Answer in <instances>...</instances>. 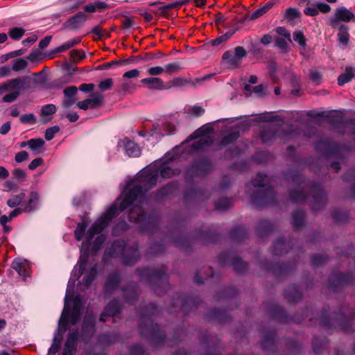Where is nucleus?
<instances>
[{
	"mask_svg": "<svg viewBox=\"0 0 355 355\" xmlns=\"http://www.w3.org/2000/svg\"><path fill=\"white\" fill-rule=\"evenodd\" d=\"M159 170L156 166L146 168L137 178L140 184L131 183L123 191V198H118L113 204L116 203L117 213L123 211L133 205L128 215L130 222L141 224V230L153 234L157 232L159 219L157 217L147 216L142 209L145 201V191L154 187L157 182Z\"/></svg>",
	"mask_w": 355,
	"mask_h": 355,
	"instance_id": "obj_1",
	"label": "nucleus"
},
{
	"mask_svg": "<svg viewBox=\"0 0 355 355\" xmlns=\"http://www.w3.org/2000/svg\"><path fill=\"white\" fill-rule=\"evenodd\" d=\"M117 215L116 203L112 204L106 211L99 217L87 230L88 223L86 221L79 223L74 231V236L80 241H83L78 261L73 270V275L79 279L84 273L89 259V251L92 239L96 234H101L110 225L112 219Z\"/></svg>",
	"mask_w": 355,
	"mask_h": 355,
	"instance_id": "obj_2",
	"label": "nucleus"
},
{
	"mask_svg": "<svg viewBox=\"0 0 355 355\" xmlns=\"http://www.w3.org/2000/svg\"><path fill=\"white\" fill-rule=\"evenodd\" d=\"M295 186L289 193L290 200L296 203L303 202L307 198L309 190L313 199L312 210L315 212L321 209L327 202V196L322 186L316 182L305 180L297 171L293 172L287 177Z\"/></svg>",
	"mask_w": 355,
	"mask_h": 355,
	"instance_id": "obj_3",
	"label": "nucleus"
},
{
	"mask_svg": "<svg viewBox=\"0 0 355 355\" xmlns=\"http://www.w3.org/2000/svg\"><path fill=\"white\" fill-rule=\"evenodd\" d=\"M159 312L154 303L146 307L139 308L137 313L139 315V328L142 338H146L155 345H162L166 341L165 332L153 322L154 317Z\"/></svg>",
	"mask_w": 355,
	"mask_h": 355,
	"instance_id": "obj_4",
	"label": "nucleus"
},
{
	"mask_svg": "<svg viewBox=\"0 0 355 355\" xmlns=\"http://www.w3.org/2000/svg\"><path fill=\"white\" fill-rule=\"evenodd\" d=\"M355 320V313L353 310L345 307L338 313H333L331 315L328 314L327 310L322 311L320 325L327 330L331 328H338L345 333L350 334L354 332L352 324Z\"/></svg>",
	"mask_w": 355,
	"mask_h": 355,
	"instance_id": "obj_5",
	"label": "nucleus"
},
{
	"mask_svg": "<svg viewBox=\"0 0 355 355\" xmlns=\"http://www.w3.org/2000/svg\"><path fill=\"white\" fill-rule=\"evenodd\" d=\"M166 268L162 266L159 269L150 268H137V272L140 281L150 284L157 295L166 293L170 287Z\"/></svg>",
	"mask_w": 355,
	"mask_h": 355,
	"instance_id": "obj_6",
	"label": "nucleus"
},
{
	"mask_svg": "<svg viewBox=\"0 0 355 355\" xmlns=\"http://www.w3.org/2000/svg\"><path fill=\"white\" fill-rule=\"evenodd\" d=\"M267 182V175L261 173H258L257 177L251 181L250 184L256 189V191L251 196L252 203L254 207H260L276 202L275 190Z\"/></svg>",
	"mask_w": 355,
	"mask_h": 355,
	"instance_id": "obj_7",
	"label": "nucleus"
},
{
	"mask_svg": "<svg viewBox=\"0 0 355 355\" xmlns=\"http://www.w3.org/2000/svg\"><path fill=\"white\" fill-rule=\"evenodd\" d=\"M137 243L128 247L124 240L116 239L113 241L110 247L105 249L104 255L107 258L120 257L122 258V262L125 266H132L140 258Z\"/></svg>",
	"mask_w": 355,
	"mask_h": 355,
	"instance_id": "obj_8",
	"label": "nucleus"
},
{
	"mask_svg": "<svg viewBox=\"0 0 355 355\" xmlns=\"http://www.w3.org/2000/svg\"><path fill=\"white\" fill-rule=\"evenodd\" d=\"M68 296L65 297L64 307L60 319L59 327L65 331L69 324L76 325L78 323L82 311L84 308V303L80 296H76L73 299V307L71 311L67 308Z\"/></svg>",
	"mask_w": 355,
	"mask_h": 355,
	"instance_id": "obj_9",
	"label": "nucleus"
},
{
	"mask_svg": "<svg viewBox=\"0 0 355 355\" xmlns=\"http://www.w3.org/2000/svg\"><path fill=\"white\" fill-rule=\"evenodd\" d=\"M212 170V164L207 157L196 159L186 170V175L189 178L204 177Z\"/></svg>",
	"mask_w": 355,
	"mask_h": 355,
	"instance_id": "obj_10",
	"label": "nucleus"
},
{
	"mask_svg": "<svg viewBox=\"0 0 355 355\" xmlns=\"http://www.w3.org/2000/svg\"><path fill=\"white\" fill-rule=\"evenodd\" d=\"M355 21V15L345 6H340L335 10L334 15L329 19V25L332 28L342 24L340 22L349 23Z\"/></svg>",
	"mask_w": 355,
	"mask_h": 355,
	"instance_id": "obj_11",
	"label": "nucleus"
},
{
	"mask_svg": "<svg viewBox=\"0 0 355 355\" xmlns=\"http://www.w3.org/2000/svg\"><path fill=\"white\" fill-rule=\"evenodd\" d=\"M318 116H325L328 122L334 127L337 128L346 124L355 125V119H345L344 114L340 111L331 110L327 114L324 112H318Z\"/></svg>",
	"mask_w": 355,
	"mask_h": 355,
	"instance_id": "obj_12",
	"label": "nucleus"
},
{
	"mask_svg": "<svg viewBox=\"0 0 355 355\" xmlns=\"http://www.w3.org/2000/svg\"><path fill=\"white\" fill-rule=\"evenodd\" d=\"M31 80L28 76L18 77L8 80L0 85V94L4 92L17 89H29Z\"/></svg>",
	"mask_w": 355,
	"mask_h": 355,
	"instance_id": "obj_13",
	"label": "nucleus"
},
{
	"mask_svg": "<svg viewBox=\"0 0 355 355\" xmlns=\"http://www.w3.org/2000/svg\"><path fill=\"white\" fill-rule=\"evenodd\" d=\"M231 260V266L239 273L244 272L247 269V263L238 257H232L230 252H223L218 255V261L221 265H226Z\"/></svg>",
	"mask_w": 355,
	"mask_h": 355,
	"instance_id": "obj_14",
	"label": "nucleus"
},
{
	"mask_svg": "<svg viewBox=\"0 0 355 355\" xmlns=\"http://www.w3.org/2000/svg\"><path fill=\"white\" fill-rule=\"evenodd\" d=\"M178 190V183L171 182L158 189L154 194L155 201H164L175 196Z\"/></svg>",
	"mask_w": 355,
	"mask_h": 355,
	"instance_id": "obj_15",
	"label": "nucleus"
},
{
	"mask_svg": "<svg viewBox=\"0 0 355 355\" xmlns=\"http://www.w3.org/2000/svg\"><path fill=\"white\" fill-rule=\"evenodd\" d=\"M200 299L187 297L184 295H180L176 299L173 300V306H180V309L183 313H187V306L196 309L199 304Z\"/></svg>",
	"mask_w": 355,
	"mask_h": 355,
	"instance_id": "obj_16",
	"label": "nucleus"
},
{
	"mask_svg": "<svg viewBox=\"0 0 355 355\" xmlns=\"http://www.w3.org/2000/svg\"><path fill=\"white\" fill-rule=\"evenodd\" d=\"M353 280L351 273L334 274L329 279V288L334 289L350 284Z\"/></svg>",
	"mask_w": 355,
	"mask_h": 355,
	"instance_id": "obj_17",
	"label": "nucleus"
},
{
	"mask_svg": "<svg viewBox=\"0 0 355 355\" xmlns=\"http://www.w3.org/2000/svg\"><path fill=\"white\" fill-rule=\"evenodd\" d=\"M96 331V320L94 315L85 316L82 324L81 333L83 337L90 338Z\"/></svg>",
	"mask_w": 355,
	"mask_h": 355,
	"instance_id": "obj_18",
	"label": "nucleus"
},
{
	"mask_svg": "<svg viewBox=\"0 0 355 355\" xmlns=\"http://www.w3.org/2000/svg\"><path fill=\"white\" fill-rule=\"evenodd\" d=\"M121 306L116 300H113L105 307L104 310L101 314L100 321L105 322V317H114L121 312Z\"/></svg>",
	"mask_w": 355,
	"mask_h": 355,
	"instance_id": "obj_19",
	"label": "nucleus"
},
{
	"mask_svg": "<svg viewBox=\"0 0 355 355\" xmlns=\"http://www.w3.org/2000/svg\"><path fill=\"white\" fill-rule=\"evenodd\" d=\"M121 282V277L119 272H114L108 275L105 285L104 291L109 294L116 291Z\"/></svg>",
	"mask_w": 355,
	"mask_h": 355,
	"instance_id": "obj_20",
	"label": "nucleus"
},
{
	"mask_svg": "<svg viewBox=\"0 0 355 355\" xmlns=\"http://www.w3.org/2000/svg\"><path fill=\"white\" fill-rule=\"evenodd\" d=\"M103 96L101 94H95L92 98H87L77 103L79 109L87 110L89 108H96L102 105Z\"/></svg>",
	"mask_w": 355,
	"mask_h": 355,
	"instance_id": "obj_21",
	"label": "nucleus"
},
{
	"mask_svg": "<svg viewBox=\"0 0 355 355\" xmlns=\"http://www.w3.org/2000/svg\"><path fill=\"white\" fill-rule=\"evenodd\" d=\"M87 19V16L83 12H78L66 21L65 26L71 30H76L80 28Z\"/></svg>",
	"mask_w": 355,
	"mask_h": 355,
	"instance_id": "obj_22",
	"label": "nucleus"
},
{
	"mask_svg": "<svg viewBox=\"0 0 355 355\" xmlns=\"http://www.w3.org/2000/svg\"><path fill=\"white\" fill-rule=\"evenodd\" d=\"M279 127L274 124H270L263 128L260 134V138L263 144H268L278 136Z\"/></svg>",
	"mask_w": 355,
	"mask_h": 355,
	"instance_id": "obj_23",
	"label": "nucleus"
},
{
	"mask_svg": "<svg viewBox=\"0 0 355 355\" xmlns=\"http://www.w3.org/2000/svg\"><path fill=\"white\" fill-rule=\"evenodd\" d=\"M11 267L20 276L26 277L28 276L30 266L26 260L21 259H15L11 264Z\"/></svg>",
	"mask_w": 355,
	"mask_h": 355,
	"instance_id": "obj_24",
	"label": "nucleus"
},
{
	"mask_svg": "<svg viewBox=\"0 0 355 355\" xmlns=\"http://www.w3.org/2000/svg\"><path fill=\"white\" fill-rule=\"evenodd\" d=\"M290 248H291L290 243H286L283 239H278L273 243L271 247V252L273 254L282 255L287 253Z\"/></svg>",
	"mask_w": 355,
	"mask_h": 355,
	"instance_id": "obj_25",
	"label": "nucleus"
},
{
	"mask_svg": "<svg viewBox=\"0 0 355 355\" xmlns=\"http://www.w3.org/2000/svg\"><path fill=\"white\" fill-rule=\"evenodd\" d=\"M141 83L146 85L150 89L163 90L166 89L164 83L160 78H145L141 80Z\"/></svg>",
	"mask_w": 355,
	"mask_h": 355,
	"instance_id": "obj_26",
	"label": "nucleus"
},
{
	"mask_svg": "<svg viewBox=\"0 0 355 355\" xmlns=\"http://www.w3.org/2000/svg\"><path fill=\"white\" fill-rule=\"evenodd\" d=\"M338 28V41L342 45L343 49L346 48L349 42V26L345 24L337 26Z\"/></svg>",
	"mask_w": 355,
	"mask_h": 355,
	"instance_id": "obj_27",
	"label": "nucleus"
},
{
	"mask_svg": "<svg viewBox=\"0 0 355 355\" xmlns=\"http://www.w3.org/2000/svg\"><path fill=\"white\" fill-rule=\"evenodd\" d=\"M159 175L163 178H171L178 175L180 171L178 168H173L169 166L168 163H163L159 167Z\"/></svg>",
	"mask_w": 355,
	"mask_h": 355,
	"instance_id": "obj_28",
	"label": "nucleus"
},
{
	"mask_svg": "<svg viewBox=\"0 0 355 355\" xmlns=\"http://www.w3.org/2000/svg\"><path fill=\"white\" fill-rule=\"evenodd\" d=\"M39 202L38 193L35 191H32L30 193L28 202L22 205L24 212H31L37 209Z\"/></svg>",
	"mask_w": 355,
	"mask_h": 355,
	"instance_id": "obj_29",
	"label": "nucleus"
},
{
	"mask_svg": "<svg viewBox=\"0 0 355 355\" xmlns=\"http://www.w3.org/2000/svg\"><path fill=\"white\" fill-rule=\"evenodd\" d=\"M284 295L289 302H297L301 300L302 295L299 288L296 286H288L285 289Z\"/></svg>",
	"mask_w": 355,
	"mask_h": 355,
	"instance_id": "obj_30",
	"label": "nucleus"
},
{
	"mask_svg": "<svg viewBox=\"0 0 355 355\" xmlns=\"http://www.w3.org/2000/svg\"><path fill=\"white\" fill-rule=\"evenodd\" d=\"M124 149L129 157H139L141 154L139 146L134 141L125 139L124 141Z\"/></svg>",
	"mask_w": 355,
	"mask_h": 355,
	"instance_id": "obj_31",
	"label": "nucleus"
},
{
	"mask_svg": "<svg viewBox=\"0 0 355 355\" xmlns=\"http://www.w3.org/2000/svg\"><path fill=\"white\" fill-rule=\"evenodd\" d=\"M123 291L124 293V297L125 302L130 304H133V302L137 300L138 296L137 285L130 284L128 286L127 288H123Z\"/></svg>",
	"mask_w": 355,
	"mask_h": 355,
	"instance_id": "obj_32",
	"label": "nucleus"
},
{
	"mask_svg": "<svg viewBox=\"0 0 355 355\" xmlns=\"http://www.w3.org/2000/svg\"><path fill=\"white\" fill-rule=\"evenodd\" d=\"M305 212L302 209H297L292 213L291 224L293 228L297 229L303 226Z\"/></svg>",
	"mask_w": 355,
	"mask_h": 355,
	"instance_id": "obj_33",
	"label": "nucleus"
},
{
	"mask_svg": "<svg viewBox=\"0 0 355 355\" xmlns=\"http://www.w3.org/2000/svg\"><path fill=\"white\" fill-rule=\"evenodd\" d=\"M248 233L243 226H238L233 228L230 232L231 238L237 242L243 241L248 236Z\"/></svg>",
	"mask_w": 355,
	"mask_h": 355,
	"instance_id": "obj_34",
	"label": "nucleus"
},
{
	"mask_svg": "<svg viewBox=\"0 0 355 355\" xmlns=\"http://www.w3.org/2000/svg\"><path fill=\"white\" fill-rule=\"evenodd\" d=\"M56 112V107L53 104H47L42 107L40 110V116L44 119L45 122H49L52 119V115Z\"/></svg>",
	"mask_w": 355,
	"mask_h": 355,
	"instance_id": "obj_35",
	"label": "nucleus"
},
{
	"mask_svg": "<svg viewBox=\"0 0 355 355\" xmlns=\"http://www.w3.org/2000/svg\"><path fill=\"white\" fill-rule=\"evenodd\" d=\"M79 331L78 329L76 328L72 329L71 331L67 335V340L64 345L68 346L71 349L76 350L78 345Z\"/></svg>",
	"mask_w": 355,
	"mask_h": 355,
	"instance_id": "obj_36",
	"label": "nucleus"
},
{
	"mask_svg": "<svg viewBox=\"0 0 355 355\" xmlns=\"http://www.w3.org/2000/svg\"><path fill=\"white\" fill-rule=\"evenodd\" d=\"M98 275L97 266L93 265L92 266L88 271H87L83 279V284L86 287H89L92 283L94 282L95 278Z\"/></svg>",
	"mask_w": 355,
	"mask_h": 355,
	"instance_id": "obj_37",
	"label": "nucleus"
},
{
	"mask_svg": "<svg viewBox=\"0 0 355 355\" xmlns=\"http://www.w3.org/2000/svg\"><path fill=\"white\" fill-rule=\"evenodd\" d=\"M223 60H225L229 65V67L236 69L239 67L241 62L236 57L234 53H232L230 51H227L223 54Z\"/></svg>",
	"mask_w": 355,
	"mask_h": 355,
	"instance_id": "obj_38",
	"label": "nucleus"
},
{
	"mask_svg": "<svg viewBox=\"0 0 355 355\" xmlns=\"http://www.w3.org/2000/svg\"><path fill=\"white\" fill-rule=\"evenodd\" d=\"M213 143V139L210 136H206L200 137L198 141H194L191 144V148L194 150H200L203 149L206 146L211 145Z\"/></svg>",
	"mask_w": 355,
	"mask_h": 355,
	"instance_id": "obj_39",
	"label": "nucleus"
},
{
	"mask_svg": "<svg viewBox=\"0 0 355 355\" xmlns=\"http://www.w3.org/2000/svg\"><path fill=\"white\" fill-rule=\"evenodd\" d=\"M119 338V334L116 333L103 334L98 336L100 343L105 345H110L116 342Z\"/></svg>",
	"mask_w": 355,
	"mask_h": 355,
	"instance_id": "obj_40",
	"label": "nucleus"
},
{
	"mask_svg": "<svg viewBox=\"0 0 355 355\" xmlns=\"http://www.w3.org/2000/svg\"><path fill=\"white\" fill-rule=\"evenodd\" d=\"M119 338V334L116 333L103 334L98 336L100 343L105 345H110L116 342Z\"/></svg>",
	"mask_w": 355,
	"mask_h": 355,
	"instance_id": "obj_41",
	"label": "nucleus"
},
{
	"mask_svg": "<svg viewBox=\"0 0 355 355\" xmlns=\"http://www.w3.org/2000/svg\"><path fill=\"white\" fill-rule=\"evenodd\" d=\"M276 338V334L274 331H270L265 334L261 340V345L264 349H267L270 347H273L275 345V341Z\"/></svg>",
	"mask_w": 355,
	"mask_h": 355,
	"instance_id": "obj_42",
	"label": "nucleus"
},
{
	"mask_svg": "<svg viewBox=\"0 0 355 355\" xmlns=\"http://www.w3.org/2000/svg\"><path fill=\"white\" fill-rule=\"evenodd\" d=\"M354 77V70L352 67H346L345 71L341 73L338 78V84L343 86L352 80Z\"/></svg>",
	"mask_w": 355,
	"mask_h": 355,
	"instance_id": "obj_43",
	"label": "nucleus"
},
{
	"mask_svg": "<svg viewBox=\"0 0 355 355\" xmlns=\"http://www.w3.org/2000/svg\"><path fill=\"white\" fill-rule=\"evenodd\" d=\"M240 137L239 131L234 130L232 131L227 135H226L225 137H223L220 142V146H224L230 144H232L235 142L239 137Z\"/></svg>",
	"mask_w": 355,
	"mask_h": 355,
	"instance_id": "obj_44",
	"label": "nucleus"
},
{
	"mask_svg": "<svg viewBox=\"0 0 355 355\" xmlns=\"http://www.w3.org/2000/svg\"><path fill=\"white\" fill-rule=\"evenodd\" d=\"M29 148L34 153V154H39L42 152V148L44 147L45 142L41 138L31 139L29 140Z\"/></svg>",
	"mask_w": 355,
	"mask_h": 355,
	"instance_id": "obj_45",
	"label": "nucleus"
},
{
	"mask_svg": "<svg viewBox=\"0 0 355 355\" xmlns=\"http://www.w3.org/2000/svg\"><path fill=\"white\" fill-rule=\"evenodd\" d=\"M273 230V224L268 220H263L259 222L257 231L259 234H268Z\"/></svg>",
	"mask_w": 355,
	"mask_h": 355,
	"instance_id": "obj_46",
	"label": "nucleus"
},
{
	"mask_svg": "<svg viewBox=\"0 0 355 355\" xmlns=\"http://www.w3.org/2000/svg\"><path fill=\"white\" fill-rule=\"evenodd\" d=\"M107 7L105 2L103 1H95L86 5L84 7L85 12H94L96 11H101L104 10Z\"/></svg>",
	"mask_w": 355,
	"mask_h": 355,
	"instance_id": "obj_47",
	"label": "nucleus"
},
{
	"mask_svg": "<svg viewBox=\"0 0 355 355\" xmlns=\"http://www.w3.org/2000/svg\"><path fill=\"white\" fill-rule=\"evenodd\" d=\"M272 6L273 3L272 1L267 2L265 5L257 8L251 14L250 19H255L258 17H261L265 13H266L270 8H272Z\"/></svg>",
	"mask_w": 355,
	"mask_h": 355,
	"instance_id": "obj_48",
	"label": "nucleus"
},
{
	"mask_svg": "<svg viewBox=\"0 0 355 355\" xmlns=\"http://www.w3.org/2000/svg\"><path fill=\"white\" fill-rule=\"evenodd\" d=\"M198 239L203 242H213L215 241L216 235L209 230H201L198 233Z\"/></svg>",
	"mask_w": 355,
	"mask_h": 355,
	"instance_id": "obj_49",
	"label": "nucleus"
},
{
	"mask_svg": "<svg viewBox=\"0 0 355 355\" xmlns=\"http://www.w3.org/2000/svg\"><path fill=\"white\" fill-rule=\"evenodd\" d=\"M233 205V201L231 198H222L215 202V209L217 210H227Z\"/></svg>",
	"mask_w": 355,
	"mask_h": 355,
	"instance_id": "obj_50",
	"label": "nucleus"
},
{
	"mask_svg": "<svg viewBox=\"0 0 355 355\" xmlns=\"http://www.w3.org/2000/svg\"><path fill=\"white\" fill-rule=\"evenodd\" d=\"M25 193L21 192L17 195H13L7 200V205L8 207L13 208L20 205L22 200L25 198Z\"/></svg>",
	"mask_w": 355,
	"mask_h": 355,
	"instance_id": "obj_51",
	"label": "nucleus"
},
{
	"mask_svg": "<svg viewBox=\"0 0 355 355\" xmlns=\"http://www.w3.org/2000/svg\"><path fill=\"white\" fill-rule=\"evenodd\" d=\"M332 218L336 223L345 222L348 219V213L347 211L335 209L331 214Z\"/></svg>",
	"mask_w": 355,
	"mask_h": 355,
	"instance_id": "obj_52",
	"label": "nucleus"
},
{
	"mask_svg": "<svg viewBox=\"0 0 355 355\" xmlns=\"http://www.w3.org/2000/svg\"><path fill=\"white\" fill-rule=\"evenodd\" d=\"M327 344V340L325 338L321 339L320 341L318 340V338L315 337L313 340V350L316 354H318L321 352L322 349H324Z\"/></svg>",
	"mask_w": 355,
	"mask_h": 355,
	"instance_id": "obj_53",
	"label": "nucleus"
},
{
	"mask_svg": "<svg viewBox=\"0 0 355 355\" xmlns=\"http://www.w3.org/2000/svg\"><path fill=\"white\" fill-rule=\"evenodd\" d=\"M26 89H15L10 90L11 92L9 94H6L3 98V102L5 103H12L14 102L18 96L20 95V91L21 90H25Z\"/></svg>",
	"mask_w": 355,
	"mask_h": 355,
	"instance_id": "obj_54",
	"label": "nucleus"
},
{
	"mask_svg": "<svg viewBox=\"0 0 355 355\" xmlns=\"http://www.w3.org/2000/svg\"><path fill=\"white\" fill-rule=\"evenodd\" d=\"M25 33V29L21 27H15L9 30L7 35L15 40H19Z\"/></svg>",
	"mask_w": 355,
	"mask_h": 355,
	"instance_id": "obj_55",
	"label": "nucleus"
},
{
	"mask_svg": "<svg viewBox=\"0 0 355 355\" xmlns=\"http://www.w3.org/2000/svg\"><path fill=\"white\" fill-rule=\"evenodd\" d=\"M28 62L24 58H17L13 60L12 70L14 71H19L26 68Z\"/></svg>",
	"mask_w": 355,
	"mask_h": 355,
	"instance_id": "obj_56",
	"label": "nucleus"
},
{
	"mask_svg": "<svg viewBox=\"0 0 355 355\" xmlns=\"http://www.w3.org/2000/svg\"><path fill=\"white\" fill-rule=\"evenodd\" d=\"M327 259L328 257L325 254H315L311 257V263L313 266H318L326 262Z\"/></svg>",
	"mask_w": 355,
	"mask_h": 355,
	"instance_id": "obj_57",
	"label": "nucleus"
},
{
	"mask_svg": "<svg viewBox=\"0 0 355 355\" xmlns=\"http://www.w3.org/2000/svg\"><path fill=\"white\" fill-rule=\"evenodd\" d=\"M105 241V236L103 234L98 235L94 240L92 247V251L94 253H96L103 244V243Z\"/></svg>",
	"mask_w": 355,
	"mask_h": 355,
	"instance_id": "obj_58",
	"label": "nucleus"
},
{
	"mask_svg": "<svg viewBox=\"0 0 355 355\" xmlns=\"http://www.w3.org/2000/svg\"><path fill=\"white\" fill-rule=\"evenodd\" d=\"M164 69V71L168 74H173L180 71L182 69V67L180 63L172 62L166 64Z\"/></svg>",
	"mask_w": 355,
	"mask_h": 355,
	"instance_id": "obj_59",
	"label": "nucleus"
},
{
	"mask_svg": "<svg viewBox=\"0 0 355 355\" xmlns=\"http://www.w3.org/2000/svg\"><path fill=\"white\" fill-rule=\"evenodd\" d=\"M19 121L24 124L33 125L36 123V117L33 113L22 114L20 116Z\"/></svg>",
	"mask_w": 355,
	"mask_h": 355,
	"instance_id": "obj_60",
	"label": "nucleus"
},
{
	"mask_svg": "<svg viewBox=\"0 0 355 355\" xmlns=\"http://www.w3.org/2000/svg\"><path fill=\"white\" fill-rule=\"evenodd\" d=\"M232 36V33H226L224 35H222L216 39H214L211 41V44L213 46H218L225 42H227Z\"/></svg>",
	"mask_w": 355,
	"mask_h": 355,
	"instance_id": "obj_61",
	"label": "nucleus"
},
{
	"mask_svg": "<svg viewBox=\"0 0 355 355\" xmlns=\"http://www.w3.org/2000/svg\"><path fill=\"white\" fill-rule=\"evenodd\" d=\"M187 113L193 116L198 117L205 113V109L201 106L194 105L188 109Z\"/></svg>",
	"mask_w": 355,
	"mask_h": 355,
	"instance_id": "obj_62",
	"label": "nucleus"
},
{
	"mask_svg": "<svg viewBox=\"0 0 355 355\" xmlns=\"http://www.w3.org/2000/svg\"><path fill=\"white\" fill-rule=\"evenodd\" d=\"M300 15V12L295 8H288L285 11V17L289 19L298 18Z\"/></svg>",
	"mask_w": 355,
	"mask_h": 355,
	"instance_id": "obj_63",
	"label": "nucleus"
},
{
	"mask_svg": "<svg viewBox=\"0 0 355 355\" xmlns=\"http://www.w3.org/2000/svg\"><path fill=\"white\" fill-rule=\"evenodd\" d=\"M293 40L298 43V44L302 47H305L306 46V39L302 32L301 31H295L293 33Z\"/></svg>",
	"mask_w": 355,
	"mask_h": 355,
	"instance_id": "obj_64",
	"label": "nucleus"
}]
</instances>
